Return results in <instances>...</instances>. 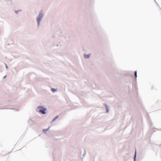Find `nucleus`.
Instances as JSON below:
<instances>
[{
    "label": "nucleus",
    "instance_id": "7",
    "mask_svg": "<svg viewBox=\"0 0 161 161\" xmlns=\"http://www.w3.org/2000/svg\"><path fill=\"white\" fill-rule=\"evenodd\" d=\"M136 156V152L135 153V158Z\"/></svg>",
    "mask_w": 161,
    "mask_h": 161
},
{
    "label": "nucleus",
    "instance_id": "6",
    "mask_svg": "<svg viewBox=\"0 0 161 161\" xmlns=\"http://www.w3.org/2000/svg\"><path fill=\"white\" fill-rule=\"evenodd\" d=\"M135 75L136 78L137 77V72H136V71H135Z\"/></svg>",
    "mask_w": 161,
    "mask_h": 161
},
{
    "label": "nucleus",
    "instance_id": "1",
    "mask_svg": "<svg viewBox=\"0 0 161 161\" xmlns=\"http://www.w3.org/2000/svg\"><path fill=\"white\" fill-rule=\"evenodd\" d=\"M38 108L39 109V112L43 114H45L46 113V108H45L42 107H39Z\"/></svg>",
    "mask_w": 161,
    "mask_h": 161
},
{
    "label": "nucleus",
    "instance_id": "4",
    "mask_svg": "<svg viewBox=\"0 0 161 161\" xmlns=\"http://www.w3.org/2000/svg\"><path fill=\"white\" fill-rule=\"evenodd\" d=\"M51 91L53 92H55L56 91V90L54 88H52Z\"/></svg>",
    "mask_w": 161,
    "mask_h": 161
},
{
    "label": "nucleus",
    "instance_id": "2",
    "mask_svg": "<svg viewBox=\"0 0 161 161\" xmlns=\"http://www.w3.org/2000/svg\"><path fill=\"white\" fill-rule=\"evenodd\" d=\"M42 17V15L39 14L38 17L37 18V21L38 23L40 21L41 19V18Z\"/></svg>",
    "mask_w": 161,
    "mask_h": 161
},
{
    "label": "nucleus",
    "instance_id": "3",
    "mask_svg": "<svg viewBox=\"0 0 161 161\" xmlns=\"http://www.w3.org/2000/svg\"><path fill=\"white\" fill-rule=\"evenodd\" d=\"M90 54H84V57L85 58H89L90 57Z\"/></svg>",
    "mask_w": 161,
    "mask_h": 161
},
{
    "label": "nucleus",
    "instance_id": "8",
    "mask_svg": "<svg viewBox=\"0 0 161 161\" xmlns=\"http://www.w3.org/2000/svg\"><path fill=\"white\" fill-rule=\"evenodd\" d=\"M49 128L48 129H46V130H47L49 129Z\"/></svg>",
    "mask_w": 161,
    "mask_h": 161
},
{
    "label": "nucleus",
    "instance_id": "5",
    "mask_svg": "<svg viewBox=\"0 0 161 161\" xmlns=\"http://www.w3.org/2000/svg\"><path fill=\"white\" fill-rule=\"evenodd\" d=\"M58 116H56L53 120V121H54L55 120L58 118Z\"/></svg>",
    "mask_w": 161,
    "mask_h": 161
}]
</instances>
